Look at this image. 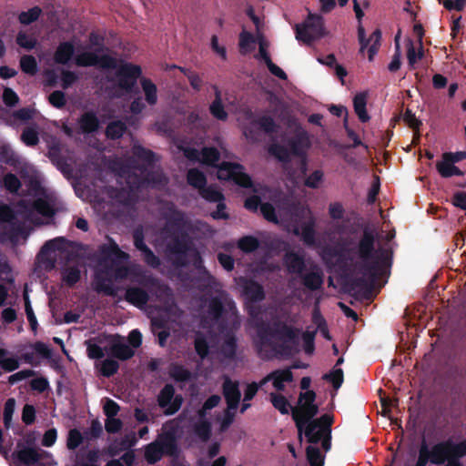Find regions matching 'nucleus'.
Segmentation results:
<instances>
[{
	"label": "nucleus",
	"mask_w": 466,
	"mask_h": 466,
	"mask_svg": "<svg viewBox=\"0 0 466 466\" xmlns=\"http://www.w3.org/2000/svg\"><path fill=\"white\" fill-rule=\"evenodd\" d=\"M376 237L365 228L358 244L351 248L329 247L324 254L337 258L340 280L348 292H356L369 299L382 268L390 266V256L384 248H375Z\"/></svg>",
	"instance_id": "nucleus-1"
},
{
	"label": "nucleus",
	"mask_w": 466,
	"mask_h": 466,
	"mask_svg": "<svg viewBox=\"0 0 466 466\" xmlns=\"http://www.w3.org/2000/svg\"><path fill=\"white\" fill-rule=\"evenodd\" d=\"M164 218L166 223L163 231L171 238L167 248L176 256L177 265L186 266V257L196 248L193 238L189 236V232L195 230L194 225L185 212L177 209L173 203L167 207Z\"/></svg>",
	"instance_id": "nucleus-2"
},
{
	"label": "nucleus",
	"mask_w": 466,
	"mask_h": 466,
	"mask_svg": "<svg viewBox=\"0 0 466 466\" xmlns=\"http://www.w3.org/2000/svg\"><path fill=\"white\" fill-rule=\"evenodd\" d=\"M300 329L287 323L276 320L272 324L260 323L257 328L255 346L261 353L263 347H270L280 353H289L291 347L289 343L298 344Z\"/></svg>",
	"instance_id": "nucleus-3"
},
{
	"label": "nucleus",
	"mask_w": 466,
	"mask_h": 466,
	"mask_svg": "<svg viewBox=\"0 0 466 466\" xmlns=\"http://www.w3.org/2000/svg\"><path fill=\"white\" fill-rule=\"evenodd\" d=\"M283 142L286 145L272 143L268 148V153L283 164H289L292 156L307 155L311 147L309 135L301 127H298L290 137L283 138Z\"/></svg>",
	"instance_id": "nucleus-4"
},
{
	"label": "nucleus",
	"mask_w": 466,
	"mask_h": 466,
	"mask_svg": "<svg viewBox=\"0 0 466 466\" xmlns=\"http://www.w3.org/2000/svg\"><path fill=\"white\" fill-rule=\"evenodd\" d=\"M317 394L314 390L300 392L298 404L291 408V416L299 432V438L302 440V431L306 423L319 413V406L315 403Z\"/></svg>",
	"instance_id": "nucleus-5"
},
{
	"label": "nucleus",
	"mask_w": 466,
	"mask_h": 466,
	"mask_svg": "<svg viewBox=\"0 0 466 466\" xmlns=\"http://www.w3.org/2000/svg\"><path fill=\"white\" fill-rule=\"evenodd\" d=\"M296 39L310 45L325 35L324 18L320 15L309 14L302 24L295 25Z\"/></svg>",
	"instance_id": "nucleus-6"
},
{
	"label": "nucleus",
	"mask_w": 466,
	"mask_h": 466,
	"mask_svg": "<svg viewBox=\"0 0 466 466\" xmlns=\"http://www.w3.org/2000/svg\"><path fill=\"white\" fill-rule=\"evenodd\" d=\"M218 178L219 180H231L236 185L244 188H254L251 177L244 172V167L241 164L234 162H222L218 167Z\"/></svg>",
	"instance_id": "nucleus-7"
},
{
	"label": "nucleus",
	"mask_w": 466,
	"mask_h": 466,
	"mask_svg": "<svg viewBox=\"0 0 466 466\" xmlns=\"http://www.w3.org/2000/svg\"><path fill=\"white\" fill-rule=\"evenodd\" d=\"M141 75L142 69L139 66L126 63L116 71L117 86L127 93H138V89L135 87Z\"/></svg>",
	"instance_id": "nucleus-8"
},
{
	"label": "nucleus",
	"mask_w": 466,
	"mask_h": 466,
	"mask_svg": "<svg viewBox=\"0 0 466 466\" xmlns=\"http://www.w3.org/2000/svg\"><path fill=\"white\" fill-rule=\"evenodd\" d=\"M128 188L131 191L139 190L152 181L153 173L145 165H134L123 170Z\"/></svg>",
	"instance_id": "nucleus-9"
},
{
	"label": "nucleus",
	"mask_w": 466,
	"mask_h": 466,
	"mask_svg": "<svg viewBox=\"0 0 466 466\" xmlns=\"http://www.w3.org/2000/svg\"><path fill=\"white\" fill-rule=\"evenodd\" d=\"M77 66L88 67L98 66L102 69H115L117 66V60L109 56H98L96 52H83L75 58Z\"/></svg>",
	"instance_id": "nucleus-10"
},
{
	"label": "nucleus",
	"mask_w": 466,
	"mask_h": 466,
	"mask_svg": "<svg viewBox=\"0 0 466 466\" xmlns=\"http://www.w3.org/2000/svg\"><path fill=\"white\" fill-rule=\"evenodd\" d=\"M299 278L303 287L309 291H318L323 288L324 273L317 264H311Z\"/></svg>",
	"instance_id": "nucleus-11"
},
{
	"label": "nucleus",
	"mask_w": 466,
	"mask_h": 466,
	"mask_svg": "<svg viewBox=\"0 0 466 466\" xmlns=\"http://www.w3.org/2000/svg\"><path fill=\"white\" fill-rule=\"evenodd\" d=\"M282 260L287 272L290 275L299 277L307 269L305 256L302 253L287 250Z\"/></svg>",
	"instance_id": "nucleus-12"
},
{
	"label": "nucleus",
	"mask_w": 466,
	"mask_h": 466,
	"mask_svg": "<svg viewBox=\"0 0 466 466\" xmlns=\"http://www.w3.org/2000/svg\"><path fill=\"white\" fill-rule=\"evenodd\" d=\"M222 393L228 410H237L241 398L238 382L226 377L222 384Z\"/></svg>",
	"instance_id": "nucleus-13"
},
{
	"label": "nucleus",
	"mask_w": 466,
	"mask_h": 466,
	"mask_svg": "<svg viewBox=\"0 0 466 466\" xmlns=\"http://www.w3.org/2000/svg\"><path fill=\"white\" fill-rule=\"evenodd\" d=\"M429 452L431 458V464L434 465H443L450 460H453L451 439L435 443L431 449L429 448Z\"/></svg>",
	"instance_id": "nucleus-14"
},
{
	"label": "nucleus",
	"mask_w": 466,
	"mask_h": 466,
	"mask_svg": "<svg viewBox=\"0 0 466 466\" xmlns=\"http://www.w3.org/2000/svg\"><path fill=\"white\" fill-rule=\"evenodd\" d=\"M238 338L231 329L222 331V342L219 347V352L224 359L234 360L237 357Z\"/></svg>",
	"instance_id": "nucleus-15"
},
{
	"label": "nucleus",
	"mask_w": 466,
	"mask_h": 466,
	"mask_svg": "<svg viewBox=\"0 0 466 466\" xmlns=\"http://www.w3.org/2000/svg\"><path fill=\"white\" fill-rule=\"evenodd\" d=\"M109 350L110 354L120 360H127L135 355V350L117 334L112 337Z\"/></svg>",
	"instance_id": "nucleus-16"
},
{
	"label": "nucleus",
	"mask_w": 466,
	"mask_h": 466,
	"mask_svg": "<svg viewBox=\"0 0 466 466\" xmlns=\"http://www.w3.org/2000/svg\"><path fill=\"white\" fill-rule=\"evenodd\" d=\"M316 219L313 216H310L307 221H305L300 228L295 227L293 228V234L296 236H301L302 241L307 246H314L316 244Z\"/></svg>",
	"instance_id": "nucleus-17"
},
{
	"label": "nucleus",
	"mask_w": 466,
	"mask_h": 466,
	"mask_svg": "<svg viewBox=\"0 0 466 466\" xmlns=\"http://www.w3.org/2000/svg\"><path fill=\"white\" fill-rule=\"evenodd\" d=\"M13 458L25 466H33L41 460L42 453L35 448L23 447L13 453Z\"/></svg>",
	"instance_id": "nucleus-18"
},
{
	"label": "nucleus",
	"mask_w": 466,
	"mask_h": 466,
	"mask_svg": "<svg viewBox=\"0 0 466 466\" xmlns=\"http://www.w3.org/2000/svg\"><path fill=\"white\" fill-rule=\"evenodd\" d=\"M243 295L250 302H260L265 299V291L258 282L254 279H246L243 284Z\"/></svg>",
	"instance_id": "nucleus-19"
},
{
	"label": "nucleus",
	"mask_w": 466,
	"mask_h": 466,
	"mask_svg": "<svg viewBox=\"0 0 466 466\" xmlns=\"http://www.w3.org/2000/svg\"><path fill=\"white\" fill-rule=\"evenodd\" d=\"M125 299L137 308H143L149 301V295L147 290L140 287H128L126 289Z\"/></svg>",
	"instance_id": "nucleus-20"
},
{
	"label": "nucleus",
	"mask_w": 466,
	"mask_h": 466,
	"mask_svg": "<svg viewBox=\"0 0 466 466\" xmlns=\"http://www.w3.org/2000/svg\"><path fill=\"white\" fill-rule=\"evenodd\" d=\"M95 289L109 297H116L117 288L113 284L112 279L105 273H96L95 276Z\"/></svg>",
	"instance_id": "nucleus-21"
},
{
	"label": "nucleus",
	"mask_w": 466,
	"mask_h": 466,
	"mask_svg": "<svg viewBox=\"0 0 466 466\" xmlns=\"http://www.w3.org/2000/svg\"><path fill=\"white\" fill-rule=\"evenodd\" d=\"M75 45L71 41L61 42L54 54V61L58 65H67L75 55Z\"/></svg>",
	"instance_id": "nucleus-22"
},
{
	"label": "nucleus",
	"mask_w": 466,
	"mask_h": 466,
	"mask_svg": "<svg viewBox=\"0 0 466 466\" xmlns=\"http://www.w3.org/2000/svg\"><path fill=\"white\" fill-rule=\"evenodd\" d=\"M78 124L83 134L95 133L100 127L99 119L93 111H87L82 114L78 119Z\"/></svg>",
	"instance_id": "nucleus-23"
},
{
	"label": "nucleus",
	"mask_w": 466,
	"mask_h": 466,
	"mask_svg": "<svg viewBox=\"0 0 466 466\" xmlns=\"http://www.w3.org/2000/svg\"><path fill=\"white\" fill-rule=\"evenodd\" d=\"M98 251L101 258L105 260L109 259L112 257L122 260H126L129 258V255L122 251L118 245L112 238H109L108 244H103L99 246Z\"/></svg>",
	"instance_id": "nucleus-24"
},
{
	"label": "nucleus",
	"mask_w": 466,
	"mask_h": 466,
	"mask_svg": "<svg viewBox=\"0 0 466 466\" xmlns=\"http://www.w3.org/2000/svg\"><path fill=\"white\" fill-rule=\"evenodd\" d=\"M160 443V449L163 455L177 457L178 455V446L176 436L173 432H166L157 441Z\"/></svg>",
	"instance_id": "nucleus-25"
},
{
	"label": "nucleus",
	"mask_w": 466,
	"mask_h": 466,
	"mask_svg": "<svg viewBox=\"0 0 466 466\" xmlns=\"http://www.w3.org/2000/svg\"><path fill=\"white\" fill-rule=\"evenodd\" d=\"M221 154L215 147H203L201 148L200 164L218 169Z\"/></svg>",
	"instance_id": "nucleus-26"
},
{
	"label": "nucleus",
	"mask_w": 466,
	"mask_h": 466,
	"mask_svg": "<svg viewBox=\"0 0 466 466\" xmlns=\"http://www.w3.org/2000/svg\"><path fill=\"white\" fill-rule=\"evenodd\" d=\"M454 164V162L448 161L446 156L442 154V160L436 163V169L440 176L444 178H448L452 176H463V171Z\"/></svg>",
	"instance_id": "nucleus-27"
},
{
	"label": "nucleus",
	"mask_w": 466,
	"mask_h": 466,
	"mask_svg": "<svg viewBox=\"0 0 466 466\" xmlns=\"http://www.w3.org/2000/svg\"><path fill=\"white\" fill-rule=\"evenodd\" d=\"M270 377H273V387L279 391L284 390V382H292L294 379L293 373L289 368L282 370H275L272 372H270Z\"/></svg>",
	"instance_id": "nucleus-28"
},
{
	"label": "nucleus",
	"mask_w": 466,
	"mask_h": 466,
	"mask_svg": "<svg viewBox=\"0 0 466 466\" xmlns=\"http://www.w3.org/2000/svg\"><path fill=\"white\" fill-rule=\"evenodd\" d=\"M168 374L177 382H188L192 380V372L178 363L170 364Z\"/></svg>",
	"instance_id": "nucleus-29"
},
{
	"label": "nucleus",
	"mask_w": 466,
	"mask_h": 466,
	"mask_svg": "<svg viewBox=\"0 0 466 466\" xmlns=\"http://www.w3.org/2000/svg\"><path fill=\"white\" fill-rule=\"evenodd\" d=\"M367 106V96L365 93H359L353 98V106L356 115L362 123H366L370 120V116L366 109Z\"/></svg>",
	"instance_id": "nucleus-30"
},
{
	"label": "nucleus",
	"mask_w": 466,
	"mask_h": 466,
	"mask_svg": "<svg viewBox=\"0 0 466 466\" xmlns=\"http://www.w3.org/2000/svg\"><path fill=\"white\" fill-rule=\"evenodd\" d=\"M141 87L145 94V99L149 106H155L157 103V86L147 77L140 78Z\"/></svg>",
	"instance_id": "nucleus-31"
},
{
	"label": "nucleus",
	"mask_w": 466,
	"mask_h": 466,
	"mask_svg": "<svg viewBox=\"0 0 466 466\" xmlns=\"http://www.w3.org/2000/svg\"><path fill=\"white\" fill-rule=\"evenodd\" d=\"M141 284L154 289L157 297H158V298H160L162 296L168 297L171 295V289H169V287L161 283L157 279H156L152 276L146 277L141 281Z\"/></svg>",
	"instance_id": "nucleus-32"
},
{
	"label": "nucleus",
	"mask_w": 466,
	"mask_h": 466,
	"mask_svg": "<svg viewBox=\"0 0 466 466\" xmlns=\"http://www.w3.org/2000/svg\"><path fill=\"white\" fill-rule=\"evenodd\" d=\"M187 181L189 186L197 188L199 192L207 185V177L202 171L194 167L188 169L187 173Z\"/></svg>",
	"instance_id": "nucleus-33"
},
{
	"label": "nucleus",
	"mask_w": 466,
	"mask_h": 466,
	"mask_svg": "<svg viewBox=\"0 0 466 466\" xmlns=\"http://www.w3.org/2000/svg\"><path fill=\"white\" fill-rule=\"evenodd\" d=\"M127 131V125L122 120H115L108 123L105 134L108 139L116 140L123 137Z\"/></svg>",
	"instance_id": "nucleus-34"
},
{
	"label": "nucleus",
	"mask_w": 466,
	"mask_h": 466,
	"mask_svg": "<svg viewBox=\"0 0 466 466\" xmlns=\"http://www.w3.org/2000/svg\"><path fill=\"white\" fill-rule=\"evenodd\" d=\"M0 221L10 223L15 232L19 233L22 231V227L15 220V213L8 205L0 206Z\"/></svg>",
	"instance_id": "nucleus-35"
},
{
	"label": "nucleus",
	"mask_w": 466,
	"mask_h": 466,
	"mask_svg": "<svg viewBox=\"0 0 466 466\" xmlns=\"http://www.w3.org/2000/svg\"><path fill=\"white\" fill-rule=\"evenodd\" d=\"M210 114L218 120L225 121L228 119V113L222 104L220 91L218 89L215 92V99L209 106Z\"/></svg>",
	"instance_id": "nucleus-36"
},
{
	"label": "nucleus",
	"mask_w": 466,
	"mask_h": 466,
	"mask_svg": "<svg viewBox=\"0 0 466 466\" xmlns=\"http://www.w3.org/2000/svg\"><path fill=\"white\" fill-rule=\"evenodd\" d=\"M163 457V451L160 449V443L157 441L147 445L145 449V459L148 464H155Z\"/></svg>",
	"instance_id": "nucleus-37"
},
{
	"label": "nucleus",
	"mask_w": 466,
	"mask_h": 466,
	"mask_svg": "<svg viewBox=\"0 0 466 466\" xmlns=\"http://www.w3.org/2000/svg\"><path fill=\"white\" fill-rule=\"evenodd\" d=\"M62 281L69 288L74 287L81 279V271L78 267L66 268L62 273Z\"/></svg>",
	"instance_id": "nucleus-38"
},
{
	"label": "nucleus",
	"mask_w": 466,
	"mask_h": 466,
	"mask_svg": "<svg viewBox=\"0 0 466 466\" xmlns=\"http://www.w3.org/2000/svg\"><path fill=\"white\" fill-rule=\"evenodd\" d=\"M343 127H344V129L347 133V136L348 137L352 140V145H339L337 146V147H339V148H344V149H350V148H355L357 147H363L364 148H368V146L363 144L362 141L360 140V138L359 137L358 134L349 127V123H348V119H347V116H344V119H343Z\"/></svg>",
	"instance_id": "nucleus-39"
},
{
	"label": "nucleus",
	"mask_w": 466,
	"mask_h": 466,
	"mask_svg": "<svg viewBox=\"0 0 466 466\" xmlns=\"http://www.w3.org/2000/svg\"><path fill=\"white\" fill-rule=\"evenodd\" d=\"M196 353L201 360H205L209 354V344L202 332H198L194 340Z\"/></svg>",
	"instance_id": "nucleus-40"
},
{
	"label": "nucleus",
	"mask_w": 466,
	"mask_h": 466,
	"mask_svg": "<svg viewBox=\"0 0 466 466\" xmlns=\"http://www.w3.org/2000/svg\"><path fill=\"white\" fill-rule=\"evenodd\" d=\"M175 388L172 384H166L157 396L158 406L162 409H167L174 398Z\"/></svg>",
	"instance_id": "nucleus-41"
},
{
	"label": "nucleus",
	"mask_w": 466,
	"mask_h": 466,
	"mask_svg": "<svg viewBox=\"0 0 466 466\" xmlns=\"http://www.w3.org/2000/svg\"><path fill=\"white\" fill-rule=\"evenodd\" d=\"M303 432L307 438L308 442L311 444H318L326 435L325 431H322V430L318 429L309 423H306L303 428L302 433Z\"/></svg>",
	"instance_id": "nucleus-42"
},
{
	"label": "nucleus",
	"mask_w": 466,
	"mask_h": 466,
	"mask_svg": "<svg viewBox=\"0 0 466 466\" xmlns=\"http://www.w3.org/2000/svg\"><path fill=\"white\" fill-rule=\"evenodd\" d=\"M200 196L207 201L211 203H217L220 201H224L225 197L223 193L218 190L215 186H205L200 191Z\"/></svg>",
	"instance_id": "nucleus-43"
},
{
	"label": "nucleus",
	"mask_w": 466,
	"mask_h": 466,
	"mask_svg": "<svg viewBox=\"0 0 466 466\" xmlns=\"http://www.w3.org/2000/svg\"><path fill=\"white\" fill-rule=\"evenodd\" d=\"M306 457L309 466H323L325 456L316 446L309 445L306 448Z\"/></svg>",
	"instance_id": "nucleus-44"
},
{
	"label": "nucleus",
	"mask_w": 466,
	"mask_h": 466,
	"mask_svg": "<svg viewBox=\"0 0 466 466\" xmlns=\"http://www.w3.org/2000/svg\"><path fill=\"white\" fill-rule=\"evenodd\" d=\"M133 155L145 164L151 166L156 161V155L155 153L147 149L142 146H134L133 147Z\"/></svg>",
	"instance_id": "nucleus-45"
},
{
	"label": "nucleus",
	"mask_w": 466,
	"mask_h": 466,
	"mask_svg": "<svg viewBox=\"0 0 466 466\" xmlns=\"http://www.w3.org/2000/svg\"><path fill=\"white\" fill-rule=\"evenodd\" d=\"M21 70L30 76H35L37 73L38 66L35 56L31 55H24L20 58Z\"/></svg>",
	"instance_id": "nucleus-46"
},
{
	"label": "nucleus",
	"mask_w": 466,
	"mask_h": 466,
	"mask_svg": "<svg viewBox=\"0 0 466 466\" xmlns=\"http://www.w3.org/2000/svg\"><path fill=\"white\" fill-rule=\"evenodd\" d=\"M270 400L273 407L283 415L289 414L292 408L287 398L281 394L271 393Z\"/></svg>",
	"instance_id": "nucleus-47"
},
{
	"label": "nucleus",
	"mask_w": 466,
	"mask_h": 466,
	"mask_svg": "<svg viewBox=\"0 0 466 466\" xmlns=\"http://www.w3.org/2000/svg\"><path fill=\"white\" fill-rule=\"evenodd\" d=\"M333 421V416L326 413L321 415L319 418H313L309 420L307 423H309L318 429L322 430V431H325L326 433H331V426Z\"/></svg>",
	"instance_id": "nucleus-48"
},
{
	"label": "nucleus",
	"mask_w": 466,
	"mask_h": 466,
	"mask_svg": "<svg viewBox=\"0 0 466 466\" xmlns=\"http://www.w3.org/2000/svg\"><path fill=\"white\" fill-rule=\"evenodd\" d=\"M224 312V305L218 297L210 299L208 307V313L215 321L218 320Z\"/></svg>",
	"instance_id": "nucleus-49"
},
{
	"label": "nucleus",
	"mask_w": 466,
	"mask_h": 466,
	"mask_svg": "<svg viewBox=\"0 0 466 466\" xmlns=\"http://www.w3.org/2000/svg\"><path fill=\"white\" fill-rule=\"evenodd\" d=\"M238 247L245 253H251L258 248L259 241L253 236H245L239 238Z\"/></svg>",
	"instance_id": "nucleus-50"
},
{
	"label": "nucleus",
	"mask_w": 466,
	"mask_h": 466,
	"mask_svg": "<svg viewBox=\"0 0 466 466\" xmlns=\"http://www.w3.org/2000/svg\"><path fill=\"white\" fill-rule=\"evenodd\" d=\"M195 434L203 441H208L211 437V424L204 420L194 425Z\"/></svg>",
	"instance_id": "nucleus-51"
},
{
	"label": "nucleus",
	"mask_w": 466,
	"mask_h": 466,
	"mask_svg": "<svg viewBox=\"0 0 466 466\" xmlns=\"http://www.w3.org/2000/svg\"><path fill=\"white\" fill-rule=\"evenodd\" d=\"M254 123L258 125V127L266 134H272L277 132L278 125L270 116H259L257 120H255Z\"/></svg>",
	"instance_id": "nucleus-52"
},
{
	"label": "nucleus",
	"mask_w": 466,
	"mask_h": 466,
	"mask_svg": "<svg viewBox=\"0 0 466 466\" xmlns=\"http://www.w3.org/2000/svg\"><path fill=\"white\" fill-rule=\"evenodd\" d=\"M42 13L39 6H34L27 11H23L18 15V20L22 25H30L35 22Z\"/></svg>",
	"instance_id": "nucleus-53"
},
{
	"label": "nucleus",
	"mask_w": 466,
	"mask_h": 466,
	"mask_svg": "<svg viewBox=\"0 0 466 466\" xmlns=\"http://www.w3.org/2000/svg\"><path fill=\"white\" fill-rule=\"evenodd\" d=\"M429 454V446L426 440L423 438L420 445L418 458L414 465L427 466L428 463H431V458Z\"/></svg>",
	"instance_id": "nucleus-54"
},
{
	"label": "nucleus",
	"mask_w": 466,
	"mask_h": 466,
	"mask_svg": "<svg viewBox=\"0 0 466 466\" xmlns=\"http://www.w3.org/2000/svg\"><path fill=\"white\" fill-rule=\"evenodd\" d=\"M0 157L7 165L13 166L19 162L18 156L8 145L0 147Z\"/></svg>",
	"instance_id": "nucleus-55"
},
{
	"label": "nucleus",
	"mask_w": 466,
	"mask_h": 466,
	"mask_svg": "<svg viewBox=\"0 0 466 466\" xmlns=\"http://www.w3.org/2000/svg\"><path fill=\"white\" fill-rule=\"evenodd\" d=\"M323 380L331 382L335 390H339L344 380V374L342 369H334L329 373L323 376Z\"/></svg>",
	"instance_id": "nucleus-56"
},
{
	"label": "nucleus",
	"mask_w": 466,
	"mask_h": 466,
	"mask_svg": "<svg viewBox=\"0 0 466 466\" xmlns=\"http://www.w3.org/2000/svg\"><path fill=\"white\" fill-rule=\"evenodd\" d=\"M423 56V47L420 46L419 51L416 52L415 46L411 40L407 44V58L408 63L410 66H413L418 60L421 59Z\"/></svg>",
	"instance_id": "nucleus-57"
},
{
	"label": "nucleus",
	"mask_w": 466,
	"mask_h": 466,
	"mask_svg": "<svg viewBox=\"0 0 466 466\" xmlns=\"http://www.w3.org/2000/svg\"><path fill=\"white\" fill-rule=\"evenodd\" d=\"M4 186L10 193H17L22 184L19 178L13 173H7L3 178Z\"/></svg>",
	"instance_id": "nucleus-58"
},
{
	"label": "nucleus",
	"mask_w": 466,
	"mask_h": 466,
	"mask_svg": "<svg viewBox=\"0 0 466 466\" xmlns=\"http://www.w3.org/2000/svg\"><path fill=\"white\" fill-rule=\"evenodd\" d=\"M15 408V400L9 398L6 400L4 406L3 421L5 428H9L12 422L13 414Z\"/></svg>",
	"instance_id": "nucleus-59"
},
{
	"label": "nucleus",
	"mask_w": 466,
	"mask_h": 466,
	"mask_svg": "<svg viewBox=\"0 0 466 466\" xmlns=\"http://www.w3.org/2000/svg\"><path fill=\"white\" fill-rule=\"evenodd\" d=\"M119 369V364L112 359H106L100 368V372L104 377L109 378L116 374Z\"/></svg>",
	"instance_id": "nucleus-60"
},
{
	"label": "nucleus",
	"mask_w": 466,
	"mask_h": 466,
	"mask_svg": "<svg viewBox=\"0 0 466 466\" xmlns=\"http://www.w3.org/2000/svg\"><path fill=\"white\" fill-rule=\"evenodd\" d=\"M21 139L26 146H36L39 142L38 133L33 127H26L22 132Z\"/></svg>",
	"instance_id": "nucleus-61"
},
{
	"label": "nucleus",
	"mask_w": 466,
	"mask_h": 466,
	"mask_svg": "<svg viewBox=\"0 0 466 466\" xmlns=\"http://www.w3.org/2000/svg\"><path fill=\"white\" fill-rule=\"evenodd\" d=\"M16 43L22 48L32 50L35 47L37 41L35 38L28 36L25 32L20 31L16 35Z\"/></svg>",
	"instance_id": "nucleus-62"
},
{
	"label": "nucleus",
	"mask_w": 466,
	"mask_h": 466,
	"mask_svg": "<svg viewBox=\"0 0 466 466\" xmlns=\"http://www.w3.org/2000/svg\"><path fill=\"white\" fill-rule=\"evenodd\" d=\"M179 69L188 79L191 87L196 91H199L202 87V80L196 72L185 67H179Z\"/></svg>",
	"instance_id": "nucleus-63"
},
{
	"label": "nucleus",
	"mask_w": 466,
	"mask_h": 466,
	"mask_svg": "<svg viewBox=\"0 0 466 466\" xmlns=\"http://www.w3.org/2000/svg\"><path fill=\"white\" fill-rule=\"evenodd\" d=\"M33 208L37 213H39V214H41L43 216H46V217H49V216H52L54 214L52 207L50 206V204L46 200H45L43 198L35 199L33 202Z\"/></svg>",
	"instance_id": "nucleus-64"
}]
</instances>
